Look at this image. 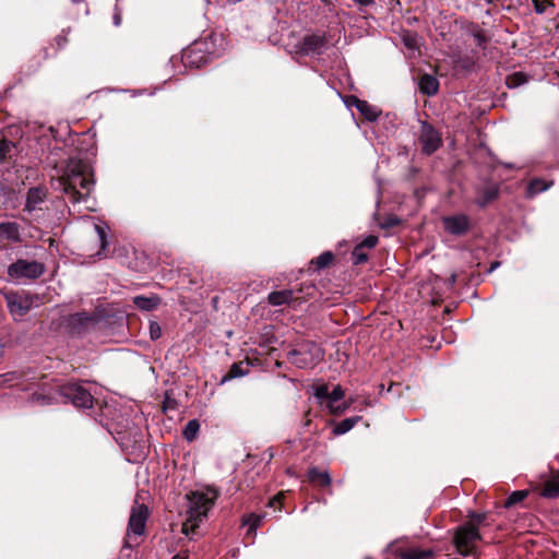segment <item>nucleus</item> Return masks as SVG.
<instances>
[{
  "label": "nucleus",
  "instance_id": "c9c22d12",
  "mask_svg": "<svg viewBox=\"0 0 559 559\" xmlns=\"http://www.w3.org/2000/svg\"><path fill=\"white\" fill-rule=\"evenodd\" d=\"M403 44L408 49H412V50L418 49V47H419L418 36L414 33H406L403 35Z\"/></svg>",
  "mask_w": 559,
  "mask_h": 559
},
{
  "label": "nucleus",
  "instance_id": "412c9836",
  "mask_svg": "<svg viewBox=\"0 0 559 559\" xmlns=\"http://www.w3.org/2000/svg\"><path fill=\"white\" fill-rule=\"evenodd\" d=\"M552 186V181H546L540 178L532 179L528 182L527 189H526V197L527 198H534L536 194L546 191Z\"/></svg>",
  "mask_w": 559,
  "mask_h": 559
},
{
  "label": "nucleus",
  "instance_id": "a878e982",
  "mask_svg": "<svg viewBox=\"0 0 559 559\" xmlns=\"http://www.w3.org/2000/svg\"><path fill=\"white\" fill-rule=\"evenodd\" d=\"M200 431V423L197 419H191L187 423L182 430V436L188 442H192Z\"/></svg>",
  "mask_w": 559,
  "mask_h": 559
},
{
  "label": "nucleus",
  "instance_id": "58836bf2",
  "mask_svg": "<svg viewBox=\"0 0 559 559\" xmlns=\"http://www.w3.org/2000/svg\"><path fill=\"white\" fill-rule=\"evenodd\" d=\"M150 336L153 341L158 340L162 336V328L155 321L150 322Z\"/></svg>",
  "mask_w": 559,
  "mask_h": 559
},
{
  "label": "nucleus",
  "instance_id": "6ab92c4d",
  "mask_svg": "<svg viewBox=\"0 0 559 559\" xmlns=\"http://www.w3.org/2000/svg\"><path fill=\"white\" fill-rule=\"evenodd\" d=\"M133 304L141 310L152 311L159 306L160 298L155 294L151 296H135L133 297Z\"/></svg>",
  "mask_w": 559,
  "mask_h": 559
},
{
  "label": "nucleus",
  "instance_id": "8fccbe9b",
  "mask_svg": "<svg viewBox=\"0 0 559 559\" xmlns=\"http://www.w3.org/2000/svg\"><path fill=\"white\" fill-rule=\"evenodd\" d=\"M497 266H499V262H495L491 264V267H490V271H492L493 269H496Z\"/></svg>",
  "mask_w": 559,
  "mask_h": 559
},
{
  "label": "nucleus",
  "instance_id": "f3484780",
  "mask_svg": "<svg viewBox=\"0 0 559 559\" xmlns=\"http://www.w3.org/2000/svg\"><path fill=\"white\" fill-rule=\"evenodd\" d=\"M356 109L369 121H376L381 111L376 106L370 105L367 100L355 98Z\"/></svg>",
  "mask_w": 559,
  "mask_h": 559
},
{
  "label": "nucleus",
  "instance_id": "7c9ffc66",
  "mask_svg": "<svg viewBox=\"0 0 559 559\" xmlns=\"http://www.w3.org/2000/svg\"><path fill=\"white\" fill-rule=\"evenodd\" d=\"M97 235H98V239H99V242H100V250L98 251V257H106V250H107V247H108V240H107V235H106V231H105V228L102 227L100 225H95L94 226Z\"/></svg>",
  "mask_w": 559,
  "mask_h": 559
},
{
  "label": "nucleus",
  "instance_id": "9b49d317",
  "mask_svg": "<svg viewBox=\"0 0 559 559\" xmlns=\"http://www.w3.org/2000/svg\"><path fill=\"white\" fill-rule=\"evenodd\" d=\"M48 189L44 186L32 187L27 190L25 195L24 212L32 214L36 211H41L47 201Z\"/></svg>",
  "mask_w": 559,
  "mask_h": 559
},
{
  "label": "nucleus",
  "instance_id": "4468645a",
  "mask_svg": "<svg viewBox=\"0 0 559 559\" xmlns=\"http://www.w3.org/2000/svg\"><path fill=\"white\" fill-rule=\"evenodd\" d=\"M499 186L497 183H487L483 187L477 188L475 203L479 207H485L499 195Z\"/></svg>",
  "mask_w": 559,
  "mask_h": 559
},
{
  "label": "nucleus",
  "instance_id": "2eb2a0df",
  "mask_svg": "<svg viewBox=\"0 0 559 559\" xmlns=\"http://www.w3.org/2000/svg\"><path fill=\"white\" fill-rule=\"evenodd\" d=\"M69 322L73 330L81 333L94 325L97 322V318L86 312H78L70 317Z\"/></svg>",
  "mask_w": 559,
  "mask_h": 559
},
{
  "label": "nucleus",
  "instance_id": "4c0bfd02",
  "mask_svg": "<svg viewBox=\"0 0 559 559\" xmlns=\"http://www.w3.org/2000/svg\"><path fill=\"white\" fill-rule=\"evenodd\" d=\"M32 402L38 403L40 405H48V404H51L52 397L49 395L39 393V392H34L32 395Z\"/></svg>",
  "mask_w": 559,
  "mask_h": 559
},
{
  "label": "nucleus",
  "instance_id": "79ce46f5",
  "mask_svg": "<svg viewBox=\"0 0 559 559\" xmlns=\"http://www.w3.org/2000/svg\"><path fill=\"white\" fill-rule=\"evenodd\" d=\"M9 152H10V143L4 140H0V162L7 157Z\"/></svg>",
  "mask_w": 559,
  "mask_h": 559
},
{
  "label": "nucleus",
  "instance_id": "bb28decb",
  "mask_svg": "<svg viewBox=\"0 0 559 559\" xmlns=\"http://www.w3.org/2000/svg\"><path fill=\"white\" fill-rule=\"evenodd\" d=\"M540 495L548 499L559 498V479H550L546 481Z\"/></svg>",
  "mask_w": 559,
  "mask_h": 559
},
{
  "label": "nucleus",
  "instance_id": "f257e3e1",
  "mask_svg": "<svg viewBox=\"0 0 559 559\" xmlns=\"http://www.w3.org/2000/svg\"><path fill=\"white\" fill-rule=\"evenodd\" d=\"M56 171L58 188L73 204L88 201L95 183L88 162L71 157L64 165L56 167Z\"/></svg>",
  "mask_w": 559,
  "mask_h": 559
},
{
  "label": "nucleus",
  "instance_id": "c756f323",
  "mask_svg": "<svg viewBox=\"0 0 559 559\" xmlns=\"http://www.w3.org/2000/svg\"><path fill=\"white\" fill-rule=\"evenodd\" d=\"M247 373H248V369H243L241 362H239V364L235 362L231 365L228 372L222 378V383H224L228 380H231L234 378L242 377Z\"/></svg>",
  "mask_w": 559,
  "mask_h": 559
},
{
  "label": "nucleus",
  "instance_id": "9d476101",
  "mask_svg": "<svg viewBox=\"0 0 559 559\" xmlns=\"http://www.w3.org/2000/svg\"><path fill=\"white\" fill-rule=\"evenodd\" d=\"M418 143L423 153L431 155L440 147L442 139L440 133L432 126L424 122L418 138Z\"/></svg>",
  "mask_w": 559,
  "mask_h": 559
},
{
  "label": "nucleus",
  "instance_id": "f8f14e48",
  "mask_svg": "<svg viewBox=\"0 0 559 559\" xmlns=\"http://www.w3.org/2000/svg\"><path fill=\"white\" fill-rule=\"evenodd\" d=\"M344 397L345 391L340 384H337L332 389L331 396L325 400L323 407H325L332 415H342L350 406V402L344 401Z\"/></svg>",
  "mask_w": 559,
  "mask_h": 559
},
{
  "label": "nucleus",
  "instance_id": "b1692460",
  "mask_svg": "<svg viewBox=\"0 0 559 559\" xmlns=\"http://www.w3.org/2000/svg\"><path fill=\"white\" fill-rule=\"evenodd\" d=\"M23 374L16 371L13 372H7L4 374H0V386L8 385V386H14V385H21L23 390H28V385H23V382L21 381Z\"/></svg>",
  "mask_w": 559,
  "mask_h": 559
},
{
  "label": "nucleus",
  "instance_id": "2f4dec72",
  "mask_svg": "<svg viewBox=\"0 0 559 559\" xmlns=\"http://www.w3.org/2000/svg\"><path fill=\"white\" fill-rule=\"evenodd\" d=\"M528 495L527 490H516L513 491L504 502L506 508H511L512 506L522 502Z\"/></svg>",
  "mask_w": 559,
  "mask_h": 559
},
{
  "label": "nucleus",
  "instance_id": "a211bd4d",
  "mask_svg": "<svg viewBox=\"0 0 559 559\" xmlns=\"http://www.w3.org/2000/svg\"><path fill=\"white\" fill-rule=\"evenodd\" d=\"M267 300L272 306L290 305L295 300L294 292L290 289L272 292L269 294Z\"/></svg>",
  "mask_w": 559,
  "mask_h": 559
},
{
  "label": "nucleus",
  "instance_id": "aec40b11",
  "mask_svg": "<svg viewBox=\"0 0 559 559\" xmlns=\"http://www.w3.org/2000/svg\"><path fill=\"white\" fill-rule=\"evenodd\" d=\"M419 90L423 94L432 96L439 90V81L433 75L424 74L419 80Z\"/></svg>",
  "mask_w": 559,
  "mask_h": 559
},
{
  "label": "nucleus",
  "instance_id": "4be33fe9",
  "mask_svg": "<svg viewBox=\"0 0 559 559\" xmlns=\"http://www.w3.org/2000/svg\"><path fill=\"white\" fill-rule=\"evenodd\" d=\"M361 420V416H353L341 420L333 427V435L341 436L352 430Z\"/></svg>",
  "mask_w": 559,
  "mask_h": 559
},
{
  "label": "nucleus",
  "instance_id": "ddd939ff",
  "mask_svg": "<svg viewBox=\"0 0 559 559\" xmlns=\"http://www.w3.org/2000/svg\"><path fill=\"white\" fill-rule=\"evenodd\" d=\"M444 230L453 236H462L469 230L471 219L465 214H455L442 218Z\"/></svg>",
  "mask_w": 559,
  "mask_h": 559
},
{
  "label": "nucleus",
  "instance_id": "c85d7f7f",
  "mask_svg": "<svg viewBox=\"0 0 559 559\" xmlns=\"http://www.w3.org/2000/svg\"><path fill=\"white\" fill-rule=\"evenodd\" d=\"M313 396L317 399L318 404L320 406H323L325 403V400L331 396V391L329 390L328 384L322 383L314 385L313 388Z\"/></svg>",
  "mask_w": 559,
  "mask_h": 559
},
{
  "label": "nucleus",
  "instance_id": "6e6552de",
  "mask_svg": "<svg viewBox=\"0 0 559 559\" xmlns=\"http://www.w3.org/2000/svg\"><path fill=\"white\" fill-rule=\"evenodd\" d=\"M60 395L70 401L75 407L90 408L93 406V395L80 383H68L60 388Z\"/></svg>",
  "mask_w": 559,
  "mask_h": 559
},
{
  "label": "nucleus",
  "instance_id": "423d86ee",
  "mask_svg": "<svg viewBox=\"0 0 559 559\" xmlns=\"http://www.w3.org/2000/svg\"><path fill=\"white\" fill-rule=\"evenodd\" d=\"M326 44L324 33L307 34L292 46L290 53L307 57L320 56L324 52Z\"/></svg>",
  "mask_w": 559,
  "mask_h": 559
},
{
  "label": "nucleus",
  "instance_id": "1a4fd4ad",
  "mask_svg": "<svg viewBox=\"0 0 559 559\" xmlns=\"http://www.w3.org/2000/svg\"><path fill=\"white\" fill-rule=\"evenodd\" d=\"M8 309L13 318H22L33 307V297L27 293L9 292L4 295Z\"/></svg>",
  "mask_w": 559,
  "mask_h": 559
},
{
  "label": "nucleus",
  "instance_id": "72a5a7b5",
  "mask_svg": "<svg viewBox=\"0 0 559 559\" xmlns=\"http://www.w3.org/2000/svg\"><path fill=\"white\" fill-rule=\"evenodd\" d=\"M334 259V255L331 251H325L323 253H321L314 261L313 263L317 265L318 269H323V267H326L328 265H330L332 263Z\"/></svg>",
  "mask_w": 559,
  "mask_h": 559
},
{
  "label": "nucleus",
  "instance_id": "37998d69",
  "mask_svg": "<svg viewBox=\"0 0 559 559\" xmlns=\"http://www.w3.org/2000/svg\"><path fill=\"white\" fill-rule=\"evenodd\" d=\"M474 38H475L476 44H477L478 47H480V48H485L486 47L487 38H486V36L483 33H480V32L474 33Z\"/></svg>",
  "mask_w": 559,
  "mask_h": 559
},
{
  "label": "nucleus",
  "instance_id": "dca6fc26",
  "mask_svg": "<svg viewBox=\"0 0 559 559\" xmlns=\"http://www.w3.org/2000/svg\"><path fill=\"white\" fill-rule=\"evenodd\" d=\"M0 239H4L14 243L20 242L22 240L21 226L16 222H1Z\"/></svg>",
  "mask_w": 559,
  "mask_h": 559
},
{
  "label": "nucleus",
  "instance_id": "20e7f679",
  "mask_svg": "<svg viewBox=\"0 0 559 559\" xmlns=\"http://www.w3.org/2000/svg\"><path fill=\"white\" fill-rule=\"evenodd\" d=\"M150 512L145 504L135 503L131 510L123 548L131 549L140 544L145 533Z\"/></svg>",
  "mask_w": 559,
  "mask_h": 559
},
{
  "label": "nucleus",
  "instance_id": "473e14b6",
  "mask_svg": "<svg viewBox=\"0 0 559 559\" xmlns=\"http://www.w3.org/2000/svg\"><path fill=\"white\" fill-rule=\"evenodd\" d=\"M197 50H198V45H193L192 47H190L189 49L183 51L182 58H183V60H186L187 63L195 64L197 67H199L201 63L206 62V60H203V57H201L200 60H195L193 58V56L197 53Z\"/></svg>",
  "mask_w": 559,
  "mask_h": 559
},
{
  "label": "nucleus",
  "instance_id": "0eeeda50",
  "mask_svg": "<svg viewBox=\"0 0 559 559\" xmlns=\"http://www.w3.org/2000/svg\"><path fill=\"white\" fill-rule=\"evenodd\" d=\"M44 272L43 263L24 259H19L8 266V276L12 281L37 280Z\"/></svg>",
  "mask_w": 559,
  "mask_h": 559
},
{
  "label": "nucleus",
  "instance_id": "de8ad7c7",
  "mask_svg": "<svg viewBox=\"0 0 559 559\" xmlns=\"http://www.w3.org/2000/svg\"><path fill=\"white\" fill-rule=\"evenodd\" d=\"M173 559H188V555L187 554H178V555L174 556Z\"/></svg>",
  "mask_w": 559,
  "mask_h": 559
},
{
  "label": "nucleus",
  "instance_id": "a19ab883",
  "mask_svg": "<svg viewBox=\"0 0 559 559\" xmlns=\"http://www.w3.org/2000/svg\"><path fill=\"white\" fill-rule=\"evenodd\" d=\"M378 237L374 235L367 236L358 246H362V249L365 248H373L378 243Z\"/></svg>",
  "mask_w": 559,
  "mask_h": 559
},
{
  "label": "nucleus",
  "instance_id": "a18cd8bd",
  "mask_svg": "<svg viewBox=\"0 0 559 559\" xmlns=\"http://www.w3.org/2000/svg\"><path fill=\"white\" fill-rule=\"evenodd\" d=\"M280 504L281 503V495H277L275 496L271 501H270V507H275L276 504Z\"/></svg>",
  "mask_w": 559,
  "mask_h": 559
},
{
  "label": "nucleus",
  "instance_id": "393cba45",
  "mask_svg": "<svg viewBox=\"0 0 559 559\" xmlns=\"http://www.w3.org/2000/svg\"><path fill=\"white\" fill-rule=\"evenodd\" d=\"M433 556L429 549L412 548L402 552V559H431Z\"/></svg>",
  "mask_w": 559,
  "mask_h": 559
},
{
  "label": "nucleus",
  "instance_id": "f03ea898",
  "mask_svg": "<svg viewBox=\"0 0 559 559\" xmlns=\"http://www.w3.org/2000/svg\"><path fill=\"white\" fill-rule=\"evenodd\" d=\"M217 498L218 491L211 487L194 490L187 495V519L181 530L186 536L193 534L199 524L207 518Z\"/></svg>",
  "mask_w": 559,
  "mask_h": 559
},
{
  "label": "nucleus",
  "instance_id": "cd10ccee",
  "mask_svg": "<svg viewBox=\"0 0 559 559\" xmlns=\"http://www.w3.org/2000/svg\"><path fill=\"white\" fill-rule=\"evenodd\" d=\"M528 82V75L523 72H514L507 76L506 84L509 88L519 87Z\"/></svg>",
  "mask_w": 559,
  "mask_h": 559
},
{
  "label": "nucleus",
  "instance_id": "ea45409f",
  "mask_svg": "<svg viewBox=\"0 0 559 559\" xmlns=\"http://www.w3.org/2000/svg\"><path fill=\"white\" fill-rule=\"evenodd\" d=\"M533 5L536 13L543 14L550 5V2L548 0H533Z\"/></svg>",
  "mask_w": 559,
  "mask_h": 559
},
{
  "label": "nucleus",
  "instance_id": "c03bdc74",
  "mask_svg": "<svg viewBox=\"0 0 559 559\" xmlns=\"http://www.w3.org/2000/svg\"><path fill=\"white\" fill-rule=\"evenodd\" d=\"M471 520L472 521L469 523H474L478 527V525H480L484 522L485 514H483V513H473L471 515Z\"/></svg>",
  "mask_w": 559,
  "mask_h": 559
},
{
  "label": "nucleus",
  "instance_id": "e433bc0d",
  "mask_svg": "<svg viewBox=\"0 0 559 559\" xmlns=\"http://www.w3.org/2000/svg\"><path fill=\"white\" fill-rule=\"evenodd\" d=\"M263 519L264 515L251 513L245 520V524L249 525L250 530H257L261 525Z\"/></svg>",
  "mask_w": 559,
  "mask_h": 559
},
{
  "label": "nucleus",
  "instance_id": "f704fd0d",
  "mask_svg": "<svg viewBox=\"0 0 559 559\" xmlns=\"http://www.w3.org/2000/svg\"><path fill=\"white\" fill-rule=\"evenodd\" d=\"M354 264H361L368 260V254L364 251L362 246H356L352 252Z\"/></svg>",
  "mask_w": 559,
  "mask_h": 559
},
{
  "label": "nucleus",
  "instance_id": "49530a36",
  "mask_svg": "<svg viewBox=\"0 0 559 559\" xmlns=\"http://www.w3.org/2000/svg\"><path fill=\"white\" fill-rule=\"evenodd\" d=\"M356 2L359 4V5H364V7H367V5H370V4H373V0H356Z\"/></svg>",
  "mask_w": 559,
  "mask_h": 559
},
{
  "label": "nucleus",
  "instance_id": "09e8293b",
  "mask_svg": "<svg viewBox=\"0 0 559 559\" xmlns=\"http://www.w3.org/2000/svg\"><path fill=\"white\" fill-rule=\"evenodd\" d=\"M115 24L117 26L120 24V17L118 15L115 16Z\"/></svg>",
  "mask_w": 559,
  "mask_h": 559
},
{
  "label": "nucleus",
  "instance_id": "7ed1b4c3",
  "mask_svg": "<svg viewBox=\"0 0 559 559\" xmlns=\"http://www.w3.org/2000/svg\"><path fill=\"white\" fill-rule=\"evenodd\" d=\"M324 357L322 347L312 341H306L287 354V359L296 367L304 369L313 367Z\"/></svg>",
  "mask_w": 559,
  "mask_h": 559
},
{
  "label": "nucleus",
  "instance_id": "5701e85b",
  "mask_svg": "<svg viewBox=\"0 0 559 559\" xmlns=\"http://www.w3.org/2000/svg\"><path fill=\"white\" fill-rule=\"evenodd\" d=\"M308 478L312 483H318L322 487L331 485V476L326 471H319L317 467H311L308 471Z\"/></svg>",
  "mask_w": 559,
  "mask_h": 559
},
{
  "label": "nucleus",
  "instance_id": "39448f33",
  "mask_svg": "<svg viewBox=\"0 0 559 559\" xmlns=\"http://www.w3.org/2000/svg\"><path fill=\"white\" fill-rule=\"evenodd\" d=\"M483 539L479 528L474 523H464L454 531L453 544L463 557L475 555L477 543Z\"/></svg>",
  "mask_w": 559,
  "mask_h": 559
}]
</instances>
